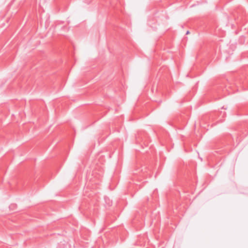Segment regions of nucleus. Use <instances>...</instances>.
<instances>
[{
	"instance_id": "obj_1",
	"label": "nucleus",
	"mask_w": 248,
	"mask_h": 248,
	"mask_svg": "<svg viewBox=\"0 0 248 248\" xmlns=\"http://www.w3.org/2000/svg\"><path fill=\"white\" fill-rule=\"evenodd\" d=\"M189 31H186V34H189Z\"/></svg>"
}]
</instances>
